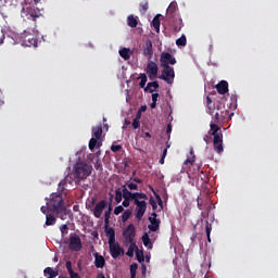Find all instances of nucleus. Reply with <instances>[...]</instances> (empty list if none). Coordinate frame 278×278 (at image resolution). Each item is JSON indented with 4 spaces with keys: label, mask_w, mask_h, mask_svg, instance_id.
I'll return each mask as SVG.
<instances>
[{
    "label": "nucleus",
    "mask_w": 278,
    "mask_h": 278,
    "mask_svg": "<svg viewBox=\"0 0 278 278\" xmlns=\"http://www.w3.org/2000/svg\"><path fill=\"white\" fill-rule=\"evenodd\" d=\"M74 179L71 175H66L59 182L58 193L51 194L48 201L49 208L55 213L61 219H66L71 215V210L65 206L63 194H67V185L73 184Z\"/></svg>",
    "instance_id": "f257e3e1"
},
{
    "label": "nucleus",
    "mask_w": 278,
    "mask_h": 278,
    "mask_svg": "<svg viewBox=\"0 0 278 278\" xmlns=\"http://www.w3.org/2000/svg\"><path fill=\"white\" fill-rule=\"evenodd\" d=\"M211 137L213 136V148L217 154H223L225 148H224V136L223 130L220 129V126L216 124V119L214 122H211Z\"/></svg>",
    "instance_id": "f03ea898"
},
{
    "label": "nucleus",
    "mask_w": 278,
    "mask_h": 278,
    "mask_svg": "<svg viewBox=\"0 0 278 278\" xmlns=\"http://www.w3.org/2000/svg\"><path fill=\"white\" fill-rule=\"evenodd\" d=\"M149 195L144 194V192H135V204H136V217L141 220L144 217V213H147V200Z\"/></svg>",
    "instance_id": "7ed1b4c3"
},
{
    "label": "nucleus",
    "mask_w": 278,
    "mask_h": 278,
    "mask_svg": "<svg viewBox=\"0 0 278 278\" xmlns=\"http://www.w3.org/2000/svg\"><path fill=\"white\" fill-rule=\"evenodd\" d=\"M92 173L91 164L86 162H76L74 165V175L76 179H87Z\"/></svg>",
    "instance_id": "20e7f679"
},
{
    "label": "nucleus",
    "mask_w": 278,
    "mask_h": 278,
    "mask_svg": "<svg viewBox=\"0 0 278 278\" xmlns=\"http://www.w3.org/2000/svg\"><path fill=\"white\" fill-rule=\"evenodd\" d=\"M17 41L22 47H37L38 40L30 31H24L17 38Z\"/></svg>",
    "instance_id": "39448f33"
},
{
    "label": "nucleus",
    "mask_w": 278,
    "mask_h": 278,
    "mask_svg": "<svg viewBox=\"0 0 278 278\" xmlns=\"http://www.w3.org/2000/svg\"><path fill=\"white\" fill-rule=\"evenodd\" d=\"M163 71L161 73L160 79L167 84H173L175 80V70L170 65H161Z\"/></svg>",
    "instance_id": "423d86ee"
},
{
    "label": "nucleus",
    "mask_w": 278,
    "mask_h": 278,
    "mask_svg": "<svg viewBox=\"0 0 278 278\" xmlns=\"http://www.w3.org/2000/svg\"><path fill=\"white\" fill-rule=\"evenodd\" d=\"M146 72L150 78V80H155L157 78L159 74V65L155 63V61H148Z\"/></svg>",
    "instance_id": "0eeeda50"
},
{
    "label": "nucleus",
    "mask_w": 278,
    "mask_h": 278,
    "mask_svg": "<svg viewBox=\"0 0 278 278\" xmlns=\"http://www.w3.org/2000/svg\"><path fill=\"white\" fill-rule=\"evenodd\" d=\"M68 247L72 251H81L83 242L78 235H71L68 239Z\"/></svg>",
    "instance_id": "6e6552de"
},
{
    "label": "nucleus",
    "mask_w": 278,
    "mask_h": 278,
    "mask_svg": "<svg viewBox=\"0 0 278 278\" xmlns=\"http://www.w3.org/2000/svg\"><path fill=\"white\" fill-rule=\"evenodd\" d=\"M23 14L27 18H33L34 21H36V18L41 16L42 13L40 9H38V7H27L26 9L23 10Z\"/></svg>",
    "instance_id": "1a4fd4ad"
},
{
    "label": "nucleus",
    "mask_w": 278,
    "mask_h": 278,
    "mask_svg": "<svg viewBox=\"0 0 278 278\" xmlns=\"http://www.w3.org/2000/svg\"><path fill=\"white\" fill-rule=\"evenodd\" d=\"M149 230L151 232H157V230H160V224H161V220L157 219V213L156 212H153L151 213V216L149 217Z\"/></svg>",
    "instance_id": "9d476101"
},
{
    "label": "nucleus",
    "mask_w": 278,
    "mask_h": 278,
    "mask_svg": "<svg viewBox=\"0 0 278 278\" xmlns=\"http://www.w3.org/2000/svg\"><path fill=\"white\" fill-rule=\"evenodd\" d=\"M124 239L126 242L131 243L136 238V228L134 224H129L127 228L123 231Z\"/></svg>",
    "instance_id": "9b49d317"
},
{
    "label": "nucleus",
    "mask_w": 278,
    "mask_h": 278,
    "mask_svg": "<svg viewBox=\"0 0 278 278\" xmlns=\"http://www.w3.org/2000/svg\"><path fill=\"white\" fill-rule=\"evenodd\" d=\"M161 65H175L177 63V59L170 52H162L161 53Z\"/></svg>",
    "instance_id": "f8f14e48"
},
{
    "label": "nucleus",
    "mask_w": 278,
    "mask_h": 278,
    "mask_svg": "<svg viewBox=\"0 0 278 278\" xmlns=\"http://www.w3.org/2000/svg\"><path fill=\"white\" fill-rule=\"evenodd\" d=\"M216 110L219 113V118L226 119L230 116V112L226 109V105L223 100L216 103Z\"/></svg>",
    "instance_id": "ddd939ff"
},
{
    "label": "nucleus",
    "mask_w": 278,
    "mask_h": 278,
    "mask_svg": "<svg viewBox=\"0 0 278 278\" xmlns=\"http://www.w3.org/2000/svg\"><path fill=\"white\" fill-rule=\"evenodd\" d=\"M153 54L154 50L152 40L148 39L143 45V55L147 56V59L150 61L153 58Z\"/></svg>",
    "instance_id": "4468645a"
},
{
    "label": "nucleus",
    "mask_w": 278,
    "mask_h": 278,
    "mask_svg": "<svg viewBox=\"0 0 278 278\" xmlns=\"http://www.w3.org/2000/svg\"><path fill=\"white\" fill-rule=\"evenodd\" d=\"M105 206H108V201L106 200H100V202H97L94 208H93V215L97 218H100Z\"/></svg>",
    "instance_id": "2eb2a0df"
},
{
    "label": "nucleus",
    "mask_w": 278,
    "mask_h": 278,
    "mask_svg": "<svg viewBox=\"0 0 278 278\" xmlns=\"http://www.w3.org/2000/svg\"><path fill=\"white\" fill-rule=\"evenodd\" d=\"M105 233L109 238L110 253H112L113 243L116 240V232L114 228H110V226H108L105 229Z\"/></svg>",
    "instance_id": "dca6fc26"
},
{
    "label": "nucleus",
    "mask_w": 278,
    "mask_h": 278,
    "mask_svg": "<svg viewBox=\"0 0 278 278\" xmlns=\"http://www.w3.org/2000/svg\"><path fill=\"white\" fill-rule=\"evenodd\" d=\"M122 253H124V249L119 244H116L115 240V242L112 243L111 256L113 257V260H117V257H119Z\"/></svg>",
    "instance_id": "f3484780"
},
{
    "label": "nucleus",
    "mask_w": 278,
    "mask_h": 278,
    "mask_svg": "<svg viewBox=\"0 0 278 278\" xmlns=\"http://www.w3.org/2000/svg\"><path fill=\"white\" fill-rule=\"evenodd\" d=\"M93 256L96 257L94 260L96 268H104L105 257H103V255H100V253L98 252L93 253Z\"/></svg>",
    "instance_id": "a211bd4d"
},
{
    "label": "nucleus",
    "mask_w": 278,
    "mask_h": 278,
    "mask_svg": "<svg viewBox=\"0 0 278 278\" xmlns=\"http://www.w3.org/2000/svg\"><path fill=\"white\" fill-rule=\"evenodd\" d=\"M217 88V92H219V94H226V92L229 91V85L227 83V80H220V83H218L216 85Z\"/></svg>",
    "instance_id": "6ab92c4d"
},
{
    "label": "nucleus",
    "mask_w": 278,
    "mask_h": 278,
    "mask_svg": "<svg viewBox=\"0 0 278 278\" xmlns=\"http://www.w3.org/2000/svg\"><path fill=\"white\" fill-rule=\"evenodd\" d=\"M113 206L110 204L109 208L104 213V230L110 226V219L112 215Z\"/></svg>",
    "instance_id": "aec40b11"
},
{
    "label": "nucleus",
    "mask_w": 278,
    "mask_h": 278,
    "mask_svg": "<svg viewBox=\"0 0 278 278\" xmlns=\"http://www.w3.org/2000/svg\"><path fill=\"white\" fill-rule=\"evenodd\" d=\"M160 16H162L161 14H156L154 16V18L152 20V27H154V30L156 31V34H160L161 31V20H160Z\"/></svg>",
    "instance_id": "412c9836"
},
{
    "label": "nucleus",
    "mask_w": 278,
    "mask_h": 278,
    "mask_svg": "<svg viewBox=\"0 0 278 278\" xmlns=\"http://www.w3.org/2000/svg\"><path fill=\"white\" fill-rule=\"evenodd\" d=\"M92 132H93V136L96 137V141H98V139H101L102 132H103L102 124H98V126H93Z\"/></svg>",
    "instance_id": "4be33fe9"
},
{
    "label": "nucleus",
    "mask_w": 278,
    "mask_h": 278,
    "mask_svg": "<svg viewBox=\"0 0 278 278\" xmlns=\"http://www.w3.org/2000/svg\"><path fill=\"white\" fill-rule=\"evenodd\" d=\"M157 88H160L159 83L156 80H152V83H148V85L144 88V91L152 92V94H153L154 90H157Z\"/></svg>",
    "instance_id": "5701e85b"
},
{
    "label": "nucleus",
    "mask_w": 278,
    "mask_h": 278,
    "mask_svg": "<svg viewBox=\"0 0 278 278\" xmlns=\"http://www.w3.org/2000/svg\"><path fill=\"white\" fill-rule=\"evenodd\" d=\"M45 276H47V278H55L56 276H59V269H54V268H45L43 270Z\"/></svg>",
    "instance_id": "b1692460"
},
{
    "label": "nucleus",
    "mask_w": 278,
    "mask_h": 278,
    "mask_svg": "<svg viewBox=\"0 0 278 278\" xmlns=\"http://www.w3.org/2000/svg\"><path fill=\"white\" fill-rule=\"evenodd\" d=\"M119 54L125 61H128L131 56V50L130 48H121Z\"/></svg>",
    "instance_id": "393cba45"
},
{
    "label": "nucleus",
    "mask_w": 278,
    "mask_h": 278,
    "mask_svg": "<svg viewBox=\"0 0 278 278\" xmlns=\"http://www.w3.org/2000/svg\"><path fill=\"white\" fill-rule=\"evenodd\" d=\"M55 224H56L55 215H53V213L48 212L46 217V226H54Z\"/></svg>",
    "instance_id": "a878e982"
},
{
    "label": "nucleus",
    "mask_w": 278,
    "mask_h": 278,
    "mask_svg": "<svg viewBox=\"0 0 278 278\" xmlns=\"http://www.w3.org/2000/svg\"><path fill=\"white\" fill-rule=\"evenodd\" d=\"M136 249H138V247H137L135 240H132L129 243V247H128V250L126 252V255H128V257H134Z\"/></svg>",
    "instance_id": "bb28decb"
},
{
    "label": "nucleus",
    "mask_w": 278,
    "mask_h": 278,
    "mask_svg": "<svg viewBox=\"0 0 278 278\" xmlns=\"http://www.w3.org/2000/svg\"><path fill=\"white\" fill-rule=\"evenodd\" d=\"M142 241H143L144 247H147L148 249H153V242H152L150 236L148 235V232H146L142 236Z\"/></svg>",
    "instance_id": "cd10ccee"
},
{
    "label": "nucleus",
    "mask_w": 278,
    "mask_h": 278,
    "mask_svg": "<svg viewBox=\"0 0 278 278\" xmlns=\"http://www.w3.org/2000/svg\"><path fill=\"white\" fill-rule=\"evenodd\" d=\"M127 24L129 27H137L138 26V18L134 16V14H129L127 16Z\"/></svg>",
    "instance_id": "c85d7f7f"
},
{
    "label": "nucleus",
    "mask_w": 278,
    "mask_h": 278,
    "mask_svg": "<svg viewBox=\"0 0 278 278\" xmlns=\"http://www.w3.org/2000/svg\"><path fill=\"white\" fill-rule=\"evenodd\" d=\"M123 189H124V193L126 194V199L129 202V204H130V200H134V202H135L136 192H130V190H127V186H123Z\"/></svg>",
    "instance_id": "c756f323"
},
{
    "label": "nucleus",
    "mask_w": 278,
    "mask_h": 278,
    "mask_svg": "<svg viewBox=\"0 0 278 278\" xmlns=\"http://www.w3.org/2000/svg\"><path fill=\"white\" fill-rule=\"evenodd\" d=\"M182 27H184L182 18H176V21H174V31L176 33L181 31Z\"/></svg>",
    "instance_id": "7c9ffc66"
},
{
    "label": "nucleus",
    "mask_w": 278,
    "mask_h": 278,
    "mask_svg": "<svg viewBox=\"0 0 278 278\" xmlns=\"http://www.w3.org/2000/svg\"><path fill=\"white\" fill-rule=\"evenodd\" d=\"M131 215H132V211L130 208H126V211H124L122 215L123 224H125L128 219H130Z\"/></svg>",
    "instance_id": "2f4dec72"
},
{
    "label": "nucleus",
    "mask_w": 278,
    "mask_h": 278,
    "mask_svg": "<svg viewBox=\"0 0 278 278\" xmlns=\"http://www.w3.org/2000/svg\"><path fill=\"white\" fill-rule=\"evenodd\" d=\"M212 230H213L212 224H210V222H206V225H205V232H206L207 241H208V242H212V238H211Z\"/></svg>",
    "instance_id": "473e14b6"
},
{
    "label": "nucleus",
    "mask_w": 278,
    "mask_h": 278,
    "mask_svg": "<svg viewBox=\"0 0 278 278\" xmlns=\"http://www.w3.org/2000/svg\"><path fill=\"white\" fill-rule=\"evenodd\" d=\"M200 180H201V184H207L208 181L207 173H204L203 170H201V173L198 176V181Z\"/></svg>",
    "instance_id": "72a5a7b5"
},
{
    "label": "nucleus",
    "mask_w": 278,
    "mask_h": 278,
    "mask_svg": "<svg viewBox=\"0 0 278 278\" xmlns=\"http://www.w3.org/2000/svg\"><path fill=\"white\" fill-rule=\"evenodd\" d=\"M177 47H187V36L182 35L178 40H176Z\"/></svg>",
    "instance_id": "f704fd0d"
},
{
    "label": "nucleus",
    "mask_w": 278,
    "mask_h": 278,
    "mask_svg": "<svg viewBox=\"0 0 278 278\" xmlns=\"http://www.w3.org/2000/svg\"><path fill=\"white\" fill-rule=\"evenodd\" d=\"M160 97L159 92H152V103H151V109L154 110L157 104V98Z\"/></svg>",
    "instance_id": "c9c22d12"
},
{
    "label": "nucleus",
    "mask_w": 278,
    "mask_h": 278,
    "mask_svg": "<svg viewBox=\"0 0 278 278\" xmlns=\"http://www.w3.org/2000/svg\"><path fill=\"white\" fill-rule=\"evenodd\" d=\"M149 189L151 190V192H153L155 199L157 200V203L160 204V206H163L164 202L161 198L160 194H157V192H155L154 188L152 186H149Z\"/></svg>",
    "instance_id": "e433bc0d"
},
{
    "label": "nucleus",
    "mask_w": 278,
    "mask_h": 278,
    "mask_svg": "<svg viewBox=\"0 0 278 278\" xmlns=\"http://www.w3.org/2000/svg\"><path fill=\"white\" fill-rule=\"evenodd\" d=\"M122 200H123V187L117 188V190H115V201L122 202Z\"/></svg>",
    "instance_id": "4c0bfd02"
},
{
    "label": "nucleus",
    "mask_w": 278,
    "mask_h": 278,
    "mask_svg": "<svg viewBox=\"0 0 278 278\" xmlns=\"http://www.w3.org/2000/svg\"><path fill=\"white\" fill-rule=\"evenodd\" d=\"M97 143H98L97 137H94V132H92V137L89 141V150L91 151L94 150V148H97Z\"/></svg>",
    "instance_id": "58836bf2"
},
{
    "label": "nucleus",
    "mask_w": 278,
    "mask_h": 278,
    "mask_svg": "<svg viewBox=\"0 0 278 278\" xmlns=\"http://www.w3.org/2000/svg\"><path fill=\"white\" fill-rule=\"evenodd\" d=\"M148 83L147 74H140V88H147L146 84Z\"/></svg>",
    "instance_id": "ea45409f"
},
{
    "label": "nucleus",
    "mask_w": 278,
    "mask_h": 278,
    "mask_svg": "<svg viewBox=\"0 0 278 278\" xmlns=\"http://www.w3.org/2000/svg\"><path fill=\"white\" fill-rule=\"evenodd\" d=\"M136 255H137V260L140 264H142V262H144V252L143 251H139L138 247L136 249Z\"/></svg>",
    "instance_id": "a19ab883"
},
{
    "label": "nucleus",
    "mask_w": 278,
    "mask_h": 278,
    "mask_svg": "<svg viewBox=\"0 0 278 278\" xmlns=\"http://www.w3.org/2000/svg\"><path fill=\"white\" fill-rule=\"evenodd\" d=\"M177 8H178L177 2H172L167 9V12L170 14H174V12H176Z\"/></svg>",
    "instance_id": "79ce46f5"
},
{
    "label": "nucleus",
    "mask_w": 278,
    "mask_h": 278,
    "mask_svg": "<svg viewBox=\"0 0 278 278\" xmlns=\"http://www.w3.org/2000/svg\"><path fill=\"white\" fill-rule=\"evenodd\" d=\"M213 100L210 96L206 97V104H207V109L210 110L211 113L214 112L215 108L212 106Z\"/></svg>",
    "instance_id": "37998d69"
},
{
    "label": "nucleus",
    "mask_w": 278,
    "mask_h": 278,
    "mask_svg": "<svg viewBox=\"0 0 278 278\" xmlns=\"http://www.w3.org/2000/svg\"><path fill=\"white\" fill-rule=\"evenodd\" d=\"M122 192H123V208H124V206H130V202H128V200H127V195H126V193H125V190H124V188L122 187Z\"/></svg>",
    "instance_id": "c03bdc74"
},
{
    "label": "nucleus",
    "mask_w": 278,
    "mask_h": 278,
    "mask_svg": "<svg viewBox=\"0 0 278 278\" xmlns=\"http://www.w3.org/2000/svg\"><path fill=\"white\" fill-rule=\"evenodd\" d=\"M147 10H149V2L141 3L139 11L144 13V12H147Z\"/></svg>",
    "instance_id": "a18cd8bd"
},
{
    "label": "nucleus",
    "mask_w": 278,
    "mask_h": 278,
    "mask_svg": "<svg viewBox=\"0 0 278 278\" xmlns=\"http://www.w3.org/2000/svg\"><path fill=\"white\" fill-rule=\"evenodd\" d=\"M126 186L129 190H138V186L136 182L134 184L132 181H128Z\"/></svg>",
    "instance_id": "49530a36"
},
{
    "label": "nucleus",
    "mask_w": 278,
    "mask_h": 278,
    "mask_svg": "<svg viewBox=\"0 0 278 278\" xmlns=\"http://www.w3.org/2000/svg\"><path fill=\"white\" fill-rule=\"evenodd\" d=\"M167 152H168V148H165V149L163 150V154H162V156H161V159H160V164H164L165 157L167 156Z\"/></svg>",
    "instance_id": "de8ad7c7"
},
{
    "label": "nucleus",
    "mask_w": 278,
    "mask_h": 278,
    "mask_svg": "<svg viewBox=\"0 0 278 278\" xmlns=\"http://www.w3.org/2000/svg\"><path fill=\"white\" fill-rule=\"evenodd\" d=\"M66 269H67V271H68V274H70V276H71V278H72V274H73V264H72L71 261H67V262H66Z\"/></svg>",
    "instance_id": "09e8293b"
},
{
    "label": "nucleus",
    "mask_w": 278,
    "mask_h": 278,
    "mask_svg": "<svg viewBox=\"0 0 278 278\" xmlns=\"http://www.w3.org/2000/svg\"><path fill=\"white\" fill-rule=\"evenodd\" d=\"M190 154H191V159H187V161H185V164H189V163L193 164V162L195 160L193 150L190 151Z\"/></svg>",
    "instance_id": "8fccbe9b"
},
{
    "label": "nucleus",
    "mask_w": 278,
    "mask_h": 278,
    "mask_svg": "<svg viewBox=\"0 0 278 278\" xmlns=\"http://www.w3.org/2000/svg\"><path fill=\"white\" fill-rule=\"evenodd\" d=\"M123 212H124V206L122 204H119L118 206H115L114 208L115 215H119Z\"/></svg>",
    "instance_id": "3c124183"
},
{
    "label": "nucleus",
    "mask_w": 278,
    "mask_h": 278,
    "mask_svg": "<svg viewBox=\"0 0 278 278\" xmlns=\"http://www.w3.org/2000/svg\"><path fill=\"white\" fill-rule=\"evenodd\" d=\"M150 204L153 208V212H155L157 208V202H156L155 198H150Z\"/></svg>",
    "instance_id": "603ef678"
},
{
    "label": "nucleus",
    "mask_w": 278,
    "mask_h": 278,
    "mask_svg": "<svg viewBox=\"0 0 278 278\" xmlns=\"http://www.w3.org/2000/svg\"><path fill=\"white\" fill-rule=\"evenodd\" d=\"M205 143H211L212 141V129L208 131V135H204Z\"/></svg>",
    "instance_id": "864d4df0"
},
{
    "label": "nucleus",
    "mask_w": 278,
    "mask_h": 278,
    "mask_svg": "<svg viewBox=\"0 0 278 278\" xmlns=\"http://www.w3.org/2000/svg\"><path fill=\"white\" fill-rule=\"evenodd\" d=\"M62 236H64V233H68V226L67 224H63L60 228Z\"/></svg>",
    "instance_id": "5fc2aeb1"
},
{
    "label": "nucleus",
    "mask_w": 278,
    "mask_h": 278,
    "mask_svg": "<svg viewBox=\"0 0 278 278\" xmlns=\"http://www.w3.org/2000/svg\"><path fill=\"white\" fill-rule=\"evenodd\" d=\"M137 270H138V264H131L130 273H132L135 276H137Z\"/></svg>",
    "instance_id": "6e6d98bb"
},
{
    "label": "nucleus",
    "mask_w": 278,
    "mask_h": 278,
    "mask_svg": "<svg viewBox=\"0 0 278 278\" xmlns=\"http://www.w3.org/2000/svg\"><path fill=\"white\" fill-rule=\"evenodd\" d=\"M132 127L139 128L140 127V119H138V115L135 119H132Z\"/></svg>",
    "instance_id": "4d7b16f0"
},
{
    "label": "nucleus",
    "mask_w": 278,
    "mask_h": 278,
    "mask_svg": "<svg viewBox=\"0 0 278 278\" xmlns=\"http://www.w3.org/2000/svg\"><path fill=\"white\" fill-rule=\"evenodd\" d=\"M4 40H5V34L3 29H0V45H3Z\"/></svg>",
    "instance_id": "13d9d810"
},
{
    "label": "nucleus",
    "mask_w": 278,
    "mask_h": 278,
    "mask_svg": "<svg viewBox=\"0 0 278 278\" xmlns=\"http://www.w3.org/2000/svg\"><path fill=\"white\" fill-rule=\"evenodd\" d=\"M119 150H122V146H115V144L111 146L112 152H119Z\"/></svg>",
    "instance_id": "bf43d9fd"
},
{
    "label": "nucleus",
    "mask_w": 278,
    "mask_h": 278,
    "mask_svg": "<svg viewBox=\"0 0 278 278\" xmlns=\"http://www.w3.org/2000/svg\"><path fill=\"white\" fill-rule=\"evenodd\" d=\"M41 212L46 215V217H47V214H48V212H49V204H48V202H47V206H41Z\"/></svg>",
    "instance_id": "052dcab7"
},
{
    "label": "nucleus",
    "mask_w": 278,
    "mask_h": 278,
    "mask_svg": "<svg viewBox=\"0 0 278 278\" xmlns=\"http://www.w3.org/2000/svg\"><path fill=\"white\" fill-rule=\"evenodd\" d=\"M172 130H173L172 124H167L166 132H167L168 136H170Z\"/></svg>",
    "instance_id": "680f3d73"
},
{
    "label": "nucleus",
    "mask_w": 278,
    "mask_h": 278,
    "mask_svg": "<svg viewBox=\"0 0 278 278\" xmlns=\"http://www.w3.org/2000/svg\"><path fill=\"white\" fill-rule=\"evenodd\" d=\"M71 278H80L78 271H74V269H72V277Z\"/></svg>",
    "instance_id": "e2e57ef3"
},
{
    "label": "nucleus",
    "mask_w": 278,
    "mask_h": 278,
    "mask_svg": "<svg viewBox=\"0 0 278 278\" xmlns=\"http://www.w3.org/2000/svg\"><path fill=\"white\" fill-rule=\"evenodd\" d=\"M220 121V114L219 112L217 111L216 114H215V123L218 124Z\"/></svg>",
    "instance_id": "0e129e2a"
},
{
    "label": "nucleus",
    "mask_w": 278,
    "mask_h": 278,
    "mask_svg": "<svg viewBox=\"0 0 278 278\" xmlns=\"http://www.w3.org/2000/svg\"><path fill=\"white\" fill-rule=\"evenodd\" d=\"M132 181H135V184L138 186V184H142V179H140L139 177H135L132 179Z\"/></svg>",
    "instance_id": "69168bd1"
},
{
    "label": "nucleus",
    "mask_w": 278,
    "mask_h": 278,
    "mask_svg": "<svg viewBox=\"0 0 278 278\" xmlns=\"http://www.w3.org/2000/svg\"><path fill=\"white\" fill-rule=\"evenodd\" d=\"M142 112H147V105H141V108H139V114H142Z\"/></svg>",
    "instance_id": "338daca9"
},
{
    "label": "nucleus",
    "mask_w": 278,
    "mask_h": 278,
    "mask_svg": "<svg viewBox=\"0 0 278 278\" xmlns=\"http://www.w3.org/2000/svg\"><path fill=\"white\" fill-rule=\"evenodd\" d=\"M96 168H97V169L102 168L101 162H97V163H96Z\"/></svg>",
    "instance_id": "774afa93"
}]
</instances>
